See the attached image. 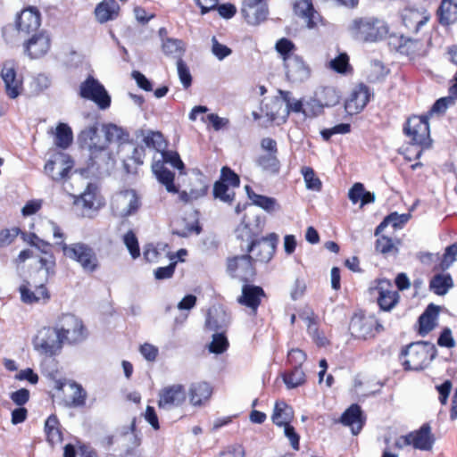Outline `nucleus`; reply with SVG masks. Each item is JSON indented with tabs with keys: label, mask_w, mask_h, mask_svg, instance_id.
I'll use <instances>...</instances> for the list:
<instances>
[{
	"label": "nucleus",
	"mask_w": 457,
	"mask_h": 457,
	"mask_svg": "<svg viewBox=\"0 0 457 457\" xmlns=\"http://www.w3.org/2000/svg\"><path fill=\"white\" fill-rule=\"evenodd\" d=\"M402 354L407 357L403 361L406 370H421L436 358L437 350L430 342L418 341L410 344Z\"/></svg>",
	"instance_id": "nucleus-1"
},
{
	"label": "nucleus",
	"mask_w": 457,
	"mask_h": 457,
	"mask_svg": "<svg viewBox=\"0 0 457 457\" xmlns=\"http://www.w3.org/2000/svg\"><path fill=\"white\" fill-rule=\"evenodd\" d=\"M62 248L63 254L78 262L85 272H95L98 267L99 262L94 249L88 245L78 242L67 245L64 241L55 243Z\"/></svg>",
	"instance_id": "nucleus-2"
},
{
	"label": "nucleus",
	"mask_w": 457,
	"mask_h": 457,
	"mask_svg": "<svg viewBox=\"0 0 457 457\" xmlns=\"http://www.w3.org/2000/svg\"><path fill=\"white\" fill-rule=\"evenodd\" d=\"M352 33L355 39L363 42H376L382 39L387 33L385 23L374 18L355 20L352 26Z\"/></svg>",
	"instance_id": "nucleus-3"
},
{
	"label": "nucleus",
	"mask_w": 457,
	"mask_h": 457,
	"mask_svg": "<svg viewBox=\"0 0 457 457\" xmlns=\"http://www.w3.org/2000/svg\"><path fill=\"white\" fill-rule=\"evenodd\" d=\"M32 345L39 354L54 356L61 351L63 343L56 328L43 327L34 336Z\"/></svg>",
	"instance_id": "nucleus-4"
},
{
	"label": "nucleus",
	"mask_w": 457,
	"mask_h": 457,
	"mask_svg": "<svg viewBox=\"0 0 457 457\" xmlns=\"http://www.w3.org/2000/svg\"><path fill=\"white\" fill-rule=\"evenodd\" d=\"M81 98L94 102L99 109L105 110L111 105V96L104 85L93 76H88L79 85Z\"/></svg>",
	"instance_id": "nucleus-5"
},
{
	"label": "nucleus",
	"mask_w": 457,
	"mask_h": 457,
	"mask_svg": "<svg viewBox=\"0 0 457 457\" xmlns=\"http://www.w3.org/2000/svg\"><path fill=\"white\" fill-rule=\"evenodd\" d=\"M56 328L62 343L78 344L87 337V329L82 320L73 314L62 315Z\"/></svg>",
	"instance_id": "nucleus-6"
},
{
	"label": "nucleus",
	"mask_w": 457,
	"mask_h": 457,
	"mask_svg": "<svg viewBox=\"0 0 457 457\" xmlns=\"http://www.w3.org/2000/svg\"><path fill=\"white\" fill-rule=\"evenodd\" d=\"M141 203L136 191L125 190L115 194L112 198L111 208L117 217L125 218L135 214Z\"/></svg>",
	"instance_id": "nucleus-7"
},
{
	"label": "nucleus",
	"mask_w": 457,
	"mask_h": 457,
	"mask_svg": "<svg viewBox=\"0 0 457 457\" xmlns=\"http://www.w3.org/2000/svg\"><path fill=\"white\" fill-rule=\"evenodd\" d=\"M404 133L413 144L428 148L431 145L429 137L428 118L427 116H413L408 119L404 126Z\"/></svg>",
	"instance_id": "nucleus-8"
},
{
	"label": "nucleus",
	"mask_w": 457,
	"mask_h": 457,
	"mask_svg": "<svg viewBox=\"0 0 457 457\" xmlns=\"http://www.w3.org/2000/svg\"><path fill=\"white\" fill-rule=\"evenodd\" d=\"M278 243V235L270 233L265 237H262L255 242L251 244L240 245L242 250H245L247 253H253L255 261L260 262L267 263L273 257Z\"/></svg>",
	"instance_id": "nucleus-9"
},
{
	"label": "nucleus",
	"mask_w": 457,
	"mask_h": 457,
	"mask_svg": "<svg viewBox=\"0 0 457 457\" xmlns=\"http://www.w3.org/2000/svg\"><path fill=\"white\" fill-rule=\"evenodd\" d=\"M381 328L374 316L363 314H354L349 325L351 335L361 339L373 337Z\"/></svg>",
	"instance_id": "nucleus-10"
},
{
	"label": "nucleus",
	"mask_w": 457,
	"mask_h": 457,
	"mask_svg": "<svg viewBox=\"0 0 457 457\" xmlns=\"http://www.w3.org/2000/svg\"><path fill=\"white\" fill-rule=\"evenodd\" d=\"M158 396V407L170 411L186 402L187 393L183 385L173 384L162 388Z\"/></svg>",
	"instance_id": "nucleus-11"
},
{
	"label": "nucleus",
	"mask_w": 457,
	"mask_h": 457,
	"mask_svg": "<svg viewBox=\"0 0 457 457\" xmlns=\"http://www.w3.org/2000/svg\"><path fill=\"white\" fill-rule=\"evenodd\" d=\"M228 270L233 278L248 281L255 275L253 258L249 254L235 256L228 260Z\"/></svg>",
	"instance_id": "nucleus-12"
},
{
	"label": "nucleus",
	"mask_w": 457,
	"mask_h": 457,
	"mask_svg": "<svg viewBox=\"0 0 457 457\" xmlns=\"http://www.w3.org/2000/svg\"><path fill=\"white\" fill-rule=\"evenodd\" d=\"M403 439L406 445H412L415 449L421 451L431 450L435 443V437L428 423H424L419 429L404 436Z\"/></svg>",
	"instance_id": "nucleus-13"
},
{
	"label": "nucleus",
	"mask_w": 457,
	"mask_h": 457,
	"mask_svg": "<svg viewBox=\"0 0 457 457\" xmlns=\"http://www.w3.org/2000/svg\"><path fill=\"white\" fill-rule=\"evenodd\" d=\"M286 75L289 81L301 83L307 80L311 75V69L299 55L285 57Z\"/></svg>",
	"instance_id": "nucleus-14"
},
{
	"label": "nucleus",
	"mask_w": 457,
	"mask_h": 457,
	"mask_svg": "<svg viewBox=\"0 0 457 457\" xmlns=\"http://www.w3.org/2000/svg\"><path fill=\"white\" fill-rule=\"evenodd\" d=\"M262 221L258 216L249 217L245 215L243 221L236 228L237 239L247 244L257 241V237L262 232Z\"/></svg>",
	"instance_id": "nucleus-15"
},
{
	"label": "nucleus",
	"mask_w": 457,
	"mask_h": 457,
	"mask_svg": "<svg viewBox=\"0 0 457 457\" xmlns=\"http://www.w3.org/2000/svg\"><path fill=\"white\" fill-rule=\"evenodd\" d=\"M6 95L11 99L17 98L22 91V80L17 78L15 65L12 62H5L1 71Z\"/></svg>",
	"instance_id": "nucleus-16"
},
{
	"label": "nucleus",
	"mask_w": 457,
	"mask_h": 457,
	"mask_svg": "<svg viewBox=\"0 0 457 457\" xmlns=\"http://www.w3.org/2000/svg\"><path fill=\"white\" fill-rule=\"evenodd\" d=\"M41 23L39 12L33 7L21 11L16 21V28L21 36L25 37L36 32Z\"/></svg>",
	"instance_id": "nucleus-17"
},
{
	"label": "nucleus",
	"mask_w": 457,
	"mask_h": 457,
	"mask_svg": "<svg viewBox=\"0 0 457 457\" xmlns=\"http://www.w3.org/2000/svg\"><path fill=\"white\" fill-rule=\"evenodd\" d=\"M265 296V293L261 287L245 284L242 287V294L237 298V302L249 308L253 314H256L262 298Z\"/></svg>",
	"instance_id": "nucleus-18"
},
{
	"label": "nucleus",
	"mask_w": 457,
	"mask_h": 457,
	"mask_svg": "<svg viewBox=\"0 0 457 457\" xmlns=\"http://www.w3.org/2000/svg\"><path fill=\"white\" fill-rule=\"evenodd\" d=\"M97 151L90 154V167L96 169L100 174H108L114 167L115 159L112 154L108 150V147L97 146Z\"/></svg>",
	"instance_id": "nucleus-19"
},
{
	"label": "nucleus",
	"mask_w": 457,
	"mask_h": 457,
	"mask_svg": "<svg viewBox=\"0 0 457 457\" xmlns=\"http://www.w3.org/2000/svg\"><path fill=\"white\" fill-rule=\"evenodd\" d=\"M378 291V303L381 310L391 311L398 303L400 295L396 290L392 289L388 280H380L375 288Z\"/></svg>",
	"instance_id": "nucleus-20"
},
{
	"label": "nucleus",
	"mask_w": 457,
	"mask_h": 457,
	"mask_svg": "<svg viewBox=\"0 0 457 457\" xmlns=\"http://www.w3.org/2000/svg\"><path fill=\"white\" fill-rule=\"evenodd\" d=\"M370 98V88L364 85H358L353 91L351 97L345 103V110L349 113H358L363 110Z\"/></svg>",
	"instance_id": "nucleus-21"
},
{
	"label": "nucleus",
	"mask_w": 457,
	"mask_h": 457,
	"mask_svg": "<svg viewBox=\"0 0 457 457\" xmlns=\"http://www.w3.org/2000/svg\"><path fill=\"white\" fill-rule=\"evenodd\" d=\"M50 49V38L46 33L33 35L25 44V52L32 58L44 56Z\"/></svg>",
	"instance_id": "nucleus-22"
},
{
	"label": "nucleus",
	"mask_w": 457,
	"mask_h": 457,
	"mask_svg": "<svg viewBox=\"0 0 457 457\" xmlns=\"http://www.w3.org/2000/svg\"><path fill=\"white\" fill-rule=\"evenodd\" d=\"M72 163L68 160L67 156L60 154L54 160H49L46 163L45 171L54 180H61L68 175Z\"/></svg>",
	"instance_id": "nucleus-23"
},
{
	"label": "nucleus",
	"mask_w": 457,
	"mask_h": 457,
	"mask_svg": "<svg viewBox=\"0 0 457 457\" xmlns=\"http://www.w3.org/2000/svg\"><path fill=\"white\" fill-rule=\"evenodd\" d=\"M340 422L350 427L353 435H358L365 423V417L358 404H352L342 414Z\"/></svg>",
	"instance_id": "nucleus-24"
},
{
	"label": "nucleus",
	"mask_w": 457,
	"mask_h": 457,
	"mask_svg": "<svg viewBox=\"0 0 457 457\" xmlns=\"http://www.w3.org/2000/svg\"><path fill=\"white\" fill-rule=\"evenodd\" d=\"M19 291L21 299L25 303H34L40 300L46 301L50 298L49 293L43 283L35 287V290H31L30 283L25 280L20 286Z\"/></svg>",
	"instance_id": "nucleus-25"
},
{
	"label": "nucleus",
	"mask_w": 457,
	"mask_h": 457,
	"mask_svg": "<svg viewBox=\"0 0 457 457\" xmlns=\"http://www.w3.org/2000/svg\"><path fill=\"white\" fill-rule=\"evenodd\" d=\"M79 140L83 147L88 149L90 154H93L95 150L96 152L97 151V146L107 147L105 140L102 139L98 135L97 125L90 126L82 130L79 136Z\"/></svg>",
	"instance_id": "nucleus-26"
},
{
	"label": "nucleus",
	"mask_w": 457,
	"mask_h": 457,
	"mask_svg": "<svg viewBox=\"0 0 457 457\" xmlns=\"http://www.w3.org/2000/svg\"><path fill=\"white\" fill-rule=\"evenodd\" d=\"M152 170L158 181L162 184L170 193H178L179 188L174 185V173L169 170L162 162L154 161L152 164Z\"/></svg>",
	"instance_id": "nucleus-27"
},
{
	"label": "nucleus",
	"mask_w": 457,
	"mask_h": 457,
	"mask_svg": "<svg viewBox=\"0 0 457 457\" xmlns=\"http://www.w3.org/2000/svg\"><path fill=\"white\" fill-rule=\"evenodd\" d=\"M120 6L115 0H104L95 9V15L100 23L116 19L119 15Z\"/></svg>",
	"instance_id": "nucleus-28"
},
{
	"label": "nucleus",
	"mask_w": 457,
	"mask_h": 457,
	"mask_svg": "<svg viewBox=\"0 0 457 457\" xmlns=\"http://www.w3.org/2000/svg\"><path fill=\"white\" fill-rule=\"evenodd\" d=\"M207 183L201 176H198L191 183V188L189 192L181 191L179 193V199L185 204L192 203L204 196L207 194Z\"/></svg>",
	"instance_id": "nucleus-29"
},
{
	"label": "nucleus",
	"mask_w": 457,
	"mask_h": 457,
	"mask_svg": "<svg viewBox=\"0 0 457 457\" xmlns=\"http://www.w3.org/2000/svg\"><path fill=\"white\" fill-rule=\"evenodd\" d=\"M230 322L229 315L220 309H211L208 312L205 326L213 331L223 330Z\"/></svg>",
	"instance_id": "nucleus-30"
},
{
	"label": "nucleus",
	"mask_w": 457,
	"mask_h": 457,
	"mask_svg": "<svg viewBox=\"0 0 457 457\" xmlns=\"http://www.w3.org/2000/svg\"><path fill=\"white\" fill-rule=\"evenodd\" d=\"M437 315L438 308L434 304H429L419 318V333L420 336L425 337L434 329Z\"/></svg>",
	"instance_id": "nucleus-31"
},
{
	"label": "nucleus",
	"mask_w": 457,
	"mask_h": 457,
	"mask_svg": "<svg viewBox=\"0 0 457 457\" xmlns=\"http://www.w3.org/2000/svg\"><path fill=\"white\" fill-rule=\"evenodd\" d=\"M211 386L206 382L194 383L189 388V398L193 405H200L212 395Z\"/></svg>",
	"instance_id": "nucleus-32"
},
{
	"label": "nucleus",
	"mask_w": 457,
	"mask_h": 457,
	"mask_svg": "<svg viewBox=\"0 0 457 457\" xmlns=\"http://www.w3.org/2000/svg\"><path fill=\"white\" fill-rule=\"evenodd\" d=\"M137 137H143V142L148 148H153L157 152L162 153L167 146V143L163 136L159 131L143 130L137 132Z\"/></svg>",
	"instance_id": "nucleus-33"
},
{
	"label": "nucleus",
	"mask_w": 457,
	"mask_h": 457,
	"mask_svg": "<svg viewBox=\"0 0 457 457\" xmlns=\"http://www.w3.org/2000/svg\"><path fill=\"white\" fill-rule=\"evenodd\" d=\"M268 12L267 5L264 3L242 8V13L247 23L250 25H258L265 21Z\"/></svg>",
	"instance_id": "nucleus-34"
},
{
	"label": "nucleus",
	"mask_w": 457,
	"mask_h": 457,
	"mask_svg": "<svg viewBox=\"0 0 457 457\" xmlns=\"http://www.w3.org/2000/svg\"><path fill=\"white\" fill-rule=\"evenodd\" d=\"M294 417L293 409L285 402H276L271 420L278 427L289 424Z\"/></svg>",
	"instance_id": "nucleus-35"
},
{
	"label": "nucleus",
	"mask_w": 457,
	"mask_h": 457,
	"mask_svg": "<svg viewBox=\"0 0 457 457\" xmlns=\"http://www.w3.org/2000/svg\"><path fill=\"white\" fill-rule=\"evenodd\" d=\"M245 189L247 193L248 198L252 201L253 204L263 209L268 212H271L278 209V204L275 198L258 195L253 191L250 186H245Z\"/></svg>",
	"instance_id": "nucleus-36"
},
{
	"label": "nucleus",
	"mask_w": 457,
	"mask_h": 457,
	"mask_svg": "<svg viewBox=\"0 0 457 457\" xmlns=\"http://www.w3.org/2000/svg\"><path fill=\"white\" fill-rule=\"evenodd\" d=\"M439 22L449 25L457 21V2L455 0H443L438 9Z\"/></svg>",
	"instance_id": "nucleus-37"
},
{
	"label": "nucleus",
	"mask_w": 457,
	"mask_h": 457,
	"mask_svg": "<svg viewBox=\"0 0 457 457\" xmlns=\"http://www.w3.org/2000/svg\"><path fill=\"white\" fill-rule=\"evenodd\" d=\"M103 132L104 133V140L106 145H108L110 143H119L122 144L129 140V133L125 131L122 128L112 124H105L103 125Z\"/></svg>",
	"instance_id": "nucleus-38"
},
{
	"label": "nucleus",
	"mask_w": 457,
	"mask_h": 457,
	"mask_svg": "<svg viewBox=\"0 0 457 457\" xmlns=\"http://www.w3.org/2000/svg\"><path fill=\"white\" fill-rule=\"evenodd\" d=\"M162 48L165 55L177 59H182L185 53V44L182 40L171 37L162 38Z\"/></svg>",
	"instance_id": "nucleus-39"
},
{
	"label": "nucleus",
	"mask_w": 457,
	"mask_h": 457,
	"mask_svg": "<svg viewBox=\"0 0 457 457\" xmlns=\"http://www.w3.org/2000/svg\"><path fill=\"white\" fill-rule=\"evenodd\" d=\"M453 287V281L450 274H436L429 283L430 289L437 295H445Z\"/></svg>",
	"instance_id": "nucleus-40"
},
{
	"label": "nucleus",
	"mask_w": 457,
	"mask_h": 457,
	"mask_svg": "<svg viewBox=\"0 0 457 457\" xmlns=\"http://www.w3.org/2000/svg\"><path fill=\"white\" fill-rule=\"evenodd\" d=\"M295 12L296 15L304 19L307 26L312 28L315 24L314 13L312 4L310 0H299L295 4Z\"/></svg>",
	"instance_id": "nucleus-41"
},
{
	"label": "nucleus",
	"mask_w": 457,
	"mask_h": 457,
	"mask_svg": "<svg viewBox=\"0 0 457 457\" xmlns=\"http://www.w3.org/2000/svg\"><path fill=\"white\" fill-rule=\"evenodd\" d=\"M279 95H280L283 102H285V104H286V106L283 110V115H282V119L284 120L288 116L290 112H296V113H299V112L303 113L304 104H303V102L300 100L293 98L291 92L279 90Z\"/></svg>",
	"instance_id": "nucleus-42"
},
{
	"label": "nucleus",
	"mask_w": 457,
	"mask_h": 457,
	"mask_svg": "<svg viewBox=\"0 0 457 457\" xmlns=\"http://www.w3.org/2000/svg\"><path fill=\"white\" fill-rule=\"evenodd\" d=\"M67 385L71 390L72 395L71 400L66 402V406L70 408L83 407L86 404L87 392L74 381H71Z\"/></svg>",
	"instance_id": "nucleus-43"
},
{
	"label": "nucleus",
	"mask_w": 457,
	"mask_h": 457,
	"mask_svg": "<svg viewBox=\"0 0 457 457\" xmlns=\"http://www.w3.org/2000/svg\"><path fill=\"white\" fill-rule=\"evenodd\" d=\"M429 16L423 15L418 11L408 10L403 15V21L407 28H413L418 32L428 22Z\"/></svg>",
	"instance_id": "nucleus-44"
},
{
	"label": "nucleus",
	"mask_w": 457,
	"mask_h": 457,
	"mask_svg": "<svg viewBox=\"0 0 457 457\" xmlns=\"http://www.w3.org/2000/svg\"><path fill=\"white\" fill-rule=\"evenodd\" d=\"M73 140L71 129L65 123H59L56 127L54 144L62 149L70 146Z\"/></svg>",
	"instance_id": "nucleus-45"
},
{
	"label": "nucleus",
	"mask_w": 457,
	"mask_h": 457,
	"mask_svg": "<svg viewBox=\"0 0 457 457\" xmlns=\"http://www.w3.org/2000/svg\"><path fill=\"white\" fill-rule=\"evenodd\" d=\"M256 164L266 172L278 173L279 170V161L277 154H264L258 156Z\"/></svg>",
	"instance_id": "nucleus-46"
},
{
	"label": "nucleus",
	"mask_w": 457,
	"mask_h": 457,
	"mask_svg": "<svg viewBox=\"0 0 457 457\" xmlns=\"http://www.w3.org/2000/svg\"><path fill=\"white\" fill-rule=\"evenodd\" d=\"M47 441L54 445L62 441V433L59 429V421L56 416L51 415L47 418L45 424Z\"/></svg>",
	"instance_id": "nucleus-47"
},
{
	"label": "nucleus",
	"mask_w": 457,
	"mask_h": 457,
	"mask_svg": "<svg viewBox=\"0 0 457 457\" xmlns=\"http://www.w3.org/2000/svg\"><path fill=\"white\" fill-rule=\"evenodd\" d=\"M409 215L408 214H398L397 212H393L386 216L384 220L376 228L375 235L378 236L384 228L387 225H392L394 228H397L402 227L408 221Z\"/></svg>",
	"instance_id": "nucleus-48"
},
{
	"label": "nucleus",
	"mask_w": 457,
	"mask_h": 457,
	"mask_svg": "<svg viewBox=\"0 0 457 457\" xmlns=\"http://www.w3.org/2000/svg\"><path fill=\"white\" fill-rule=\"evenodd\" d=\"M301 173L303 177L307 189L317 192L321 190L322 183L320 179L316 176L312 168L308 166L303 167Z\"/></svg>",
	"instance_id": "nucleus-49"
},
{
	"label": "nucleus",
	"mask_w": 457,
	"mask_h": 457,
	"mask_svg": "<svg viewBox=\"0 0 457 457\" xmlns=\"http://www.w3.org/2000/svg\"><path fill=\"white\" fill-rule=\"evenodd\" d=\"M317 97L324 107L334 106L339 103L340 99L337 91L331 87H323L320 93L317 94Z\"/></svg>",
	"instance_id": "nucleus-50"
},
{
	"label": "nucleus",
	"mask_w": 457,
	"mask_h": 457,
	"mask_svg": "<svg viewBox=\"0 0 457 457\" xmlns=\"http://www.w3.org/2000/svg\"><path fill=\"white\" fill-rule=\"evenodd\" d=\"M283 380L288 388H295L305 382V374L301 367H294L291 372L284 374Z\"/></svg>",
	"instance_id": "nucleus-51"
},
{
	"label": "nucleus",
	"mask_w": 457,
	"mask_h": 457,
	"mask_svg": "<svg viewBox=\"0 0 457 457\" xmlns=\"http://www.w3.org/2000/svg\"><path fill=\"white\" fill-rule=\"evenodd\" d=\"M228 347V341L224 335V332H216L212 336V340L209 345V351L213 353H222Z\"/></svg>",
	"instance_id": "nucleus-52"
},
{
	"label": "nucleus",
	"mask_w": 457,
	"mask_h": 457,
	"mask_svg": "<svg viewBox=\"0 0 457 457\" xmlns=\"http://www.w3.org/2000/svg\"><path fill=\"white\" fill-rule=\"evenodd\" d=\"M96 187L93 185H88L87 189L81 194L80 197L76 201L77 205L82 206L86 210L94 208L96 200Z\"/></svg>",
	"instance_id": "nucleus-53"
},
{
	"label": "nucleus",
	"mask_w": 457,
	"mask_h": 457,
	"mask_svg": "<svg viewBox=\"0 0 457 457\" xmlns=\"http://www.w3.org/2000/svg\"><path fill=\"white\" fill-rule=\"evenodd\" d=\"M45 255L40 257L39 263L40 268L45 270L46 271V281L49 277L54 276L55 274V257L51 252V250L47 251L46 253H43Z\"/></svg>",
	"instance_id": "nucleus-54"
},
{
	"label": "nucleus",
	"mask_w": 457,
	"mask_h": 457,
	"mask_svg": "<svg viewBox=\"0 0 457 457\" xmlns=\"http://www.w3.org/2000/svg\"><path fill=\"white\" fill-rule=\"evenodd\" d=\"M376 251L382 254L396 253L398 249L391 237L382 236L376 241Z\"/></svg>",
	"instance_id": "nucleus-55"
},
{
	"label": "nucleus",
	"mask_w": 457,
	"mask_h": 457,
	"mask_svg": "<svg viewBox=\"0 0 457 457\" xmlns=\"http://www.w3.org/2000/svg\"><path fill=\"white\" fill-rule=\"evenodd\" d=\"M329 68L338 73H346L351 69L347 54L341 53L329 62Z\"/></svg>",
	"instance_id": "nucleus-56"
},
{
	"label": "nucleus",
	"mask_w": 457,
	"mask_h": 457,
	"mask_svg": "<svg viewBox=\"0 0 457 457\" xmlns=\"http://www.w3.org/2000/svg\"><path fill=\"white\" fill-rule=\"evenodd\" d=\"M161 156L162 160L160 161L162 162L163 164L170 163L173 168L179 170L180 172L182 173V171L185 169V165L177 152L165 151L164 149L161 153Z\"/></svg>",
	"instance_id": "nucleus-57"
},
{
	"label": "nucleus",
	"mask_w": 457,
	"mask_h": 457,
	"mask_svg": "<svg viewBox=\"0 0 457 457\" xmlns=\"http://www.w3.org/2000/svg\"><path fill=\"white\" fill-rule=\"evenodd\" d=\"M323 104L319 100V98H312L304 103L303 106V115L305 117H316L322 113Z\"/></svg>",
	"instance_id": "nucleus-58"
},
{
	"label": "nucleus",
	"mask_w": 457,
	"mask_h": 457,
	"mask_svg": "<svg viewBox=\"0 0 457 457\" xmlns=\"http://www.w3.org/2000/svg\"><path fill=\"white\" fill-rule=\"evenodd\" d=\"M213 195L215 198H219L225 203H231L234 198V193L229 192L228 185L217 181L213 187Z\"/></svg>",
	"instance_id": "nucleus-59"
},
{
	"label": "nucleus",
	"mask_w": 457,
	"mask_h": 457,
	"mask_svg": "<svg viewBox=\"0 0 457 457\" xmlns=\"http://www.w3.org/2000/svg\"><path fill=\"white\" fill-rule=\"evenodd\" d=\"M50 78L46 74L40 73L33 78L30 87L32 92L37 95L47 89L50 87Z\"/></svg>",
	"instance_id": "nucleus-60"
},
{
	"label": "nucleus",
	"mask_w": 457,
	"mask_h": 457,
	"mask_svg": "<svg viewBox=\"0 0 457 457\" xmlns=\"http://www.w3.org/2000/svg\"><path fill=\"white\" fill-rule=\"evenodd\" d=\"M123 242L133 259H136L140 255L137 238L133 231L129 230L124 235Z\"/></svg>",
	"instance_id": "nucleus-61"
},
{
	"label": "nucleus",
	"mask_w": 457,
	"mask_h": 457,
	"mask_svg": "<svg viewBox=\"0 0 457 457\" xmlns=\"http://www.w3.org/2000/svg\"><path fill=\"white\" fill-rule=\"evenodd\" d=\"M277 52L282 56L283 61L285 62V57L287 56H296L293 51L295 49L294 43L287 38H281L276 43L275 46Z\"/></svg>",
	"instance_id": "nucleus-62"
},
{
	"label": "nucleus",
	"mask_w": 457,
	"mask_h": 457,
	"mask_svg": "<svg viewBox=\"0 0 457 457\" xmlns=\"http://www.w3.org/2000/svg\"><path fill=\"white\" fill-rule=\"evenodd\" d=\"M178 75L184 88H188L192 84V76L186 62L182 59L177 61Z\"/></svg>",
	"instance_id": "nucleus-63"
},
{
	"label": "nucleus",
	"mask_w": 457,
	"mask_h": 457,
	"mask_svg": "<svg viewBox=\"0 0 457 457\" xmlns=\"http://www.w3.org/2000/svg\"><path fill=\"white\" fill-rule=\"evenodd\" d=\"M457 256V243H454L445 248L443 259L440 263V268L445 270L456 261Z\"/></svg>",
	"instance_id": "nucleus-64"
}]
</instances>
